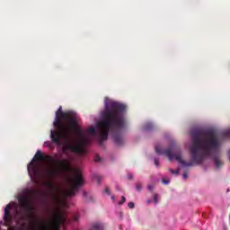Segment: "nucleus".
<instances>
[{
  "mask_svg": "<svg viewBox=\"0 0 230 230\" xmlns=\"http://www.w3.org/2000/svg\"><path fill=\"white\" fill-rule=\"evenodd\" d=\"M163 184H170V180L168 179H163L162 180Z\"/></svg>",
  "mask_w": 230,
  "mask_h": 230,
  "instance_id": "nucleus-19",
  "label": "nucleus"
},
{
  "mask_svg": "<svg viewBox=\"0 0 230 230\" xmlns=\"http://www.w3.org/2000/svg\"><path fill=\"white\" fill-rule=\"evenodd\" d=\"M83 197H87V192L84 191L83 192Z\"/></svg>",
  "mask_w": 230,
  "mask_h": 230,
  "instance_id": "nucleus-28",
  "label": "nucleus"
},
{
  "mask_svg": "<svg viewBox=\"0 0 230 230\" xmlns=\"http://www.w3.org/2000/svg\"><path fill=\"white\" fill-rule=\"evenodd\" d=\"M182 177L186 181V179H188V172H183Z\"/></svg>",
  "mask_w": 230,
  "mask_h": 230,
  "instance_id": "nucleus-22",
  "label": "nucleus"
},
{
  "mask_svg": "<svg viewBox=\"0 0 230 230\" xmlns=\"http://www.w3.org/2000/svg\"><path fill=\"white\" fill-rule=\"evenodd\" d=\"M45 186L47 187V188H49L50 190H53V184L51 183V181H46L45 182Z\"/></svg>",
  "mask_w": 230,
  "mask_h": 230,
  "instance_id": "nucleus-13",
  "label": "nucleus"
},
{
  "mask_svg": "<svg viewBox=\"0 0 230 230\" xmlns=\"http://www.w3.org/2000/svg\"><path fill=\"white\" fill-rule=\"evenodd\" d=\"M53 125L58 130H50V139L55 145L63 146V154H67L68 150L74 154H84V146L89 145V138L84 137L78 127L76 112L63 111L60 106L56 111Z\"/></svg>",
  "mask_w": 230,
  "mask_h": 230,
  "instance_id": "nucleus-2",
  "label": "nucleus"
},
{
  "mask_svg": "<svg viewBox=\"0 0 230 230\" xmlns=\"http://www.w3.org/2000/svg\"><path fill=\"white\" fill-rule=\"evenodd\" d=\"M111 200H114V196H111Z\"/></svg>",
  "mask_w": 230,
  "mask_h": 230,
  "instance_id": "nucleus-30",
  "label": "nucleus"
},
{
  "mask_svg": "<svg viewBox=\"0 0 230 230\" xmlns=\"http://www.w3.org/2000/svg\"><path fill=\"white\" fill-rule=\"evenodd\" d=\"M155 188V186L154 184H150V185H147V190L149 191H154V189Z\"/></svg>",
  "mask_w": 230,
  "mask_h": 230,
  "instance_id": "nucleus-17",
  "label": "nucleus"
},
{
  "mask_svg": "<svg viewBox=\"0 0 230 230\" xmlns=\"http://www.w3.org/2000/svg\"><path fill=\"white\" fill-rule=\"evenodd\" d=\"M88 131H89L90 134H92L93 136H95V134H96V128H90L88 129Z\"/></svg>",
  "mask_w": 230,
  "mask_h": 230,
  "instance_id": "nucleus-14",
  "label": "nucleus"
},
{
  "mask_svg": "<svg viewBox=\"0 0 230 230\" xmlns=\"http://www.w3.org/2000/svg\"><path fill=\"white\" fill-rule=\"evenodd\" d=\"M18 200L21 207L24 209L29 220H37V217L33 215L35 208L33 207V203H31V199L28 198V196L22 195L18 198Z\"/></svg>",
  "mask_w": 230,
  "mask_h": 230,
  "instance_id": "nucleus-7",
  "label": "nucleus"
},
{
  "mask_svg": "<svg viewBox=\"0 0 230 230\" xmlns=\"http://www.w3.org/2000/svg\"><path fill=\"white\" fill-rule=\"evenodd\" d=\"M67 222L66 212L57 210L54 214L53 220L49 223H37V221L31 222L32 230H60V226H65Z\"/></svg>",
  "mask_w": 230,
  "mask_h": 230,
  "instance_id": "nucleus-6",
  "label": "nucleus"
},
{
  "mask_svg": "<svg viewBox=\"0 0 230 230\" xmlns=\"http://www.w3.org/2000/svg\"><path fill=\"white\" fill-rule=\"evenodd\" d=\"M15 214H14V217H17V215H19V210L17 208H15Z\"/></svg>",
  "mask_w": 230,
  "mask_h": 230,
  "instance_id": "nucleus-26",
  "label": "nucleus"
},
{
  "mask_svg": "<svg viewBox=\"0 0 230 230\" xmlns=\"http://www.w3.org/2000/svg\"><path fill=\"white\" fill-rule=\"evenodd\" d=\"M54 200H57V202H58V204H60V206H62L63 208H67V201H66V199L58 200V198L57 196H54Z\"/></svg>",
  "mask_w": 230,
  "mask_h": 230,
  "instance_id": "nucleus-9",
  "label": "nucleus"
},
{
  "mask_svg": "<svg viewBox=\"0 0 230 230\" xmlns=\"http://www.w3.org/2000/svg\"><path fill=\"white\" fill-rule=\"evenodd\" d=\"M94 161H95L96 163L100 162V161H101L100 156H99V155H96L95 158H94Z\"/></svg>",
  "mask_w": 230,
  "mask_h": 230,
  "instance_id": "nucleus-23",
  "label": "nucleus"
},
{
  "mask_svg": "<svg viewBox=\"0 0 230 230\" xmlns=\"http://www.w3.org/2000/svg\"><path fill=\"white\" fill-rule=\"evenodd\" d=\"M35 161H48V163H57V161H55V159H53L51 156H44L42 155V152L40 150H38L32 161L28 165V172L31 177H35L36 179H40L42 175H44L46 179H53L57 177V174L58 173V171H57V169L49 167L43 173L42 169H40V165H39V164H36Z\"/></svg>",
  "mask_w": 230,
  "mask_h": 230,
  "instance_id": "nucleus-4",
  "label": "nucleus"
},
{
  "mask_svg": "<svg viewBox=\"0 0 230 230\" xmlns=\"http://www.w3.org/2000/svg\"><path fill=\"white\" fill-rule=\"evenodd\" d=\"M128 206L129 209H134V208H135L134 202H129L128 204Z\"/></svg>",
  "mask_w": 230,
  "mask_h": 230,
  "instance_id": "nucleus-18",
  "label": "nucleus"
},
{
  "mask_svg": "<svg viewBox=\"0 0 230 230\" xmlns=\"http://www.w3.org/2000/svg\"><path fill=\"white\" fill-rule=\"evenodd\" d=\"M155 165L159 166V159L158 158H155Z\"/></svg>",
  "mask_w": 230,
  "mask_h": 230,
  "instance_id": "nucleus-21",
  "label": "nucleus"
},
{
  "mask_svg": "<svg viewBox=\"0 0 230 230\" xmlns=\"http://www.w3.org/2000/svg\"><path fill=\"white\" fill-rule=\"evenodd\" d=\"M191 145L190 146V154L192 159L191 162L186 163L182 159V151L181 147L170 146L163 152L159 146H155L156 154H164L168 157L169 161L175 159L180 164L186 168L194 166V164H202L206 157H212L216 168H222L224 162L220 160V138L217 132L213 130L204 131L202 129H194L190 133Z\"/></svg>",
  "mask_w": 230,
  "mask_h": 230,
  "instance_id": "nucleus-1",
  "label": "nucleus"
},
{
  "mask_svg": "<svg viewBox=\"0 0 230 230\" xmlns=\"http://www.w3.org/2000/svg\"><path fill=\"white\" fill-rule=\"evenodd\" d=\"M136 190L137 191H141V190H143V185H141V182H137Z\"/></svg>",
  "mask_w": 230,
  "mask_h": 230,
  "instance_id": "nucleus-12",
  "label": "nucleus"
},
{
  "mask_svg": "<svg viewBox=\"0 0 230 230\" xmlns=\"http://www.w3.org/2000/svg\"><path fill=\"white\" fill-rule=\"evenodd\" d=\"M223 137H226V139L230 138V128L223 132Z\"/></svg>",
  "mask_w": 230,
  "mask_h": 230,
  "instance_id": "nucleus-11",
  "label": "nucleus"
},
{
  "mask_svg": "<svg viewBox=\"0 0 230 230\" xmlns=\"http://www.w3.org/2000/svg\"><path fill=\"white\" fill-rule=\"evenodd\" d=\"M134 178V175L132 174H128V179H133Z\"/></svg>",
  "mask_w": 230,
  "mask_h": 230,
  "instance_id": "nucleus-27",
  "label": "nucleus"
},
{
  "mask_svg": "<svg viewBox=\"0 0 230 230\" xmlns=\"http://www.w3.org/2000/svg\"><path fill=\"white\" fill-rule=\"evenodd\" d=\"M125 202H127V198L122 196L121 200L119 201V205L121 206V204H125Z\"/></svg>",
  "mask_w": 230,
  "mask_h": 230,
  "instance_id": "nucleus-15",
  "label": "nucleus"
},
{
  "mask_svg": "<svg viewBox=\"0 0 230 230\" xmlns=\"http://www.w3.org/2000/svg\"><path fill=\"white\" fill-rule=\"evenodd\" d=\"M169 172L171 173H172L173 175H179V170H172V169H171V170H169Z\"/></svg>",
  "mask_w": 230,
  "mask_h": 230,
  "instance_id": "nucleus-16",
  "label": "nucleus"
},
{
  "mask_svg": "<svg viewBox=\"0 0 230 230\" xmlns=\"http://www.w3.org/2000/svg\"><path fill=\"white\" fill-rule=\"evenodd\" d=\"M125 111H127L125 104L105 99L104 111L102 112V120L97 123L100 145L107 140L109 134H111L117 145L121 146L125 143L123 137L119 134V130L127 127Z\"/></svg>",
  "mask_w": 230,
  "mask_h": 230,
  "instance_id": "nucleus-3",
  "label": "nucleus"
},
{
  "mask_svg": "<svg viewBox=\"0 0 230 230\" xmlns=\"http://www.w3.org/2000/svg\"><path fill=\"white\" fill-rule=\"evenodd\" d=\"M12 208L13 205L9 203L4 208V220L5 224H7V226H10V224H12V221L13 220V217H12V213L10 212L12 211Z\"/></svg>",
  "mask_w": 230,
  "mask_h": 230,
  "instance_id": "nucleus-8",
  "label": "nucleus"
},
{
  "mask_svg": "<svg viewBox=\"0 0 230 230\" xmlns=\"http://www.w3.org/2000/svg\"><path fill=\"white\" fill-rule=\"evenodd\" d=\"M78 218H80V217L75 216V217H74V222H78Z\"/></svg>",
  "mask_w": 230,
  "mask_h": 230,
  "instance_id": "nucleus-24",
  "label": "nucleus"
},
{
  "mask_svg": "<svg viewBox=\"0 0 230 230\" xmlns=\"http://www.w3.org/2000/svg\"><path fill=\"white\" fill-rule=\"evenodd\" d=\"M104 193H107V195H111V190L109 188H106L104 190Z\"/></svg>",
  "mask_w": 230,
  "mask_h": 230,
  "instance_id": "nucleus-20",
  "label": "nucleus"
},
{
  "mask_svg": "<svg viewBox=\"0 0 230 230\" xmlns=\"http://www.w3.org/2000/svg\"><path fill=\"white\" fill-rule=\"evenodd\" d=\"M154 128V125L151 122H147L144 126V130H152Z\"/></svg>",
  "mask_w": 230,
  "mask_h": 230,
  "instance_id": "nucleus-10",
  "label": "nucleus"
},
{
  "mask_svg": "<svg viewBox=\"0 0 230 230\" xmlns=\"http://www.w3.org/2000/svg\"><path fill=\"white\" fill-rule=\"evenodd\" d=\"M57 163L60 164L61 172L65 173H75L74 177L69 180L70 188L63 192L64 197H75L81 186H84L82 173L75 170L69 160L58 161Z\"/></svg>",
  "mask_w": 230,
  "mask_h": 230,
  "instance_id": "nucleus-5",
  "label": "nucleus"
},
{
  "mask_svg": "<svg viewBox=\"0 0 230 230\" xmlns=\"http://www.w3.org/2000/svg\"><path fill=\"white\" fill-rule=\"evenodd\" d=\"M228 157H229V160H230V149L228 151Z\"/></svg>",
  "mask_w": 230,
  "mask_h": 230,
  "instance_id": "nucleus-29",
  "label": "nucleus"
},
{
  "mask_svg": "<svg viewBox=\"0 0 230 230\" xmlns=\"http://www.w3.org/2000/svg\"><path fill=\"white\" fill-rule=\"evenodd\" d=\"M43 196H44V197H46V195H45V194H43Z\"/></svg>",
  "mask_w": 230,
  "mask_h": 230,
  "instance_id": "nucleus-31",
  "label": "nucleus"
},
{
  "mask_svg": "<svg viewBox=\"0 0 230 230\" xmlns=\"http://www.w3.org/2000/svg\"><path fill=\"white\" fill-rule=\"evenodd\" d=\"M154 200H155V202L157 204V194H155V196H154Z\"/></svg>",
  "mask_w": 230,
  "mask_h": 230,
  "instance_id": "nucleus-25",
  "label": "nucleus"
}]
</instances>
